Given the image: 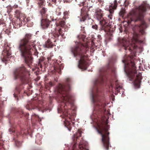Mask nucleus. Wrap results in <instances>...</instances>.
Instances as JSON below:
<instances>
[{
  "instance_id": "f257e3e1",
  "label": "nucleus",
  "mask_w": 150,
  "mask_h": 150,
  "mask_svg": "<svg viewBox=\"0 0 150 150\" xmlns=\"http://www.w3.org/2000/svg\"><path fill=\"white\" fill-rule=\"evenodd\" d=\"M150 9V6L146 1H144L141 5L136 8L133 9L129 13L126 22L128 24L132 21L139 22V24L135 27L142 35L144 33V30L147 27V24L143 20L144 13L146 10Z\"/></svg>"
},
{
  "instance_id": "f03ea898",
  "label": "nucleus",
  "mask_w": 150,
  "mask_h": 150,
  "mask_svg": "<svg viewBox=\"0 0 150 150\" xmlns=\"http://www.w3.org/2000/svg\"><path fill=\"white\" fill-rule=\"evenodd\" d=\"M32 36L33 34L30 33H26L24 37L20 40L18 46L21 55L29 66L33 62L31 51L35 48V41L31 40Z\"/></svg>"
},
{
  "instance_id": "7ed1b4c3",
  "label": "nucleus",
  "mask_w": 150,
  "mask_h": 150,
  "mask_svg": "<svg viewBox=\"0 0 150 150\" xmlns=\"http://www.w3.org/2000/svg\"><path fill=\"white\" fill-rule=\"evenodd\" d=\"M72 82L71 79L67 78L66 83L62 84H59L57 88L59 96V99L63 104H62L61 108L62 110L68 114V109H69L73 105L72 96L70 94L69 91L70 90Z\"/></svg>"
},
{
  "instance_id": "20e7f679",
  "label": "nucleus",
  "mask_w": 150,
  "mask_h": 150,
  "mask_svg": "<svg viewBox=\"0 0 150 150\" xmlns=\"http://www.w3.org/2000/svg\"><path fill=\"white\" fill-rule=\"evenodd\" d=\"M79 42H77L76 46L71 47V51L74 57L80 58L79 61L78 67L80 69L86 70L88 66L87 60L88 59V55L86 54L88 51V48L87 43L84 44L82 42L85 40V36L82 35L78 36Z\"/></svg>"
},
{
  "instance_id": "39448f33",
  "label": "nucleus",
  "mask_w": 150,
  "mask_h": 150,
  "mask_svg": "<svg viewBox=\"0 0 150 150\" xmlns=\"http://www.w3.org/2000/svg\"><path fill=\"white\" fill-rule=\"evenodd\" d=\"M124 64L125 71L128 77L131 79H134L136 81L140 83L142 79V74H137L135 61L131 57L125 56L122 61Z\"/></svg>"
},
{
  "instance_id": "423d86ee",
  "label": "nucleus",
  "mask_w": 150,
  "mask_h": 150,
  "mask_svg": "<svg viewBox=\"0 0 150 150\" xmlns=\"http://www.w3.org/2000/svg\"><path fill=\"white\" fill-rule=\"evenodd\" d=\"M97 125V132L101 136L102 141L104 147L107 150H108L109 146V138L108 136L109 132H108L109 129V126L105 123L104 120H102Z\"/></svg>"
},
{
  "instance_id": "0eeeda50",
  "label": "nucleus",
  "mask_w": 150,
  "mask_h": 150,
  "mask_svg": "<svg viewBox=\"0 0 150 150\" xmlns=\"http://www.w3.org/2000/svg\"><path fill=\"white\" fill-rule=\"evenodd\" d=\"M95 14L96 18L98 20L100 21V23L101 25L100 30H103L105 32H112V30L109 24L108 20L102 18L103 16V11L100 9L97 8L95 10Z\"/></svg>"
},
{
  "instance_id": "6e6552de",
  "label": "nucleus",
  "mask_w": 150,
  "mask_h": 150,
  "mask_svg": "<svg viewBox=\"0 0 150 150\" xmlns=\"http://www.w3.org/2000/svg\"><path fill=\"white\" fill-rule=\"evenodd\" d=\"M118 41L125 50H128L130 52L132 51L135 47L136 44L137 43H142L143 42V41L139 40L138 39V35L137 34L133 37L132 40V43H130L129 40H127L125 38H119Z\"/></svg>"
},
{
  "instance_id": "1a4fd4ad",
  "label": "nucleus",
  "mask_w": 150,
  "mask_h": 150,
  "mask_svg": "<svg viewBox=\"0 0 150 150\" xmlns=\"http://www.w3.org/2000/svg\"><path fill=\"white\" fill-rule=\"evenodd\" d=\"M15 79L19 78L23 84H27L29 81V72L23 65L16 69L14 71Z\"/></svg>"
},
{
  "instance_id": "9d476101",
  "label": "nucleus",
  "mask_w": 150,
  "mask_h": 150,
  "mask_svg": "<svg viewBox=\"0 0 150 150\" xmlns=\"http://www.w3.org/2000/svg\"><path fill=\"white\" fill-rule=\"evenodd\" d=\"M65 24V23L64 20L59 21V23H57V25L56 27L53 30H51L52 33L53 35V36L56 39L54 42H55L57 39H58V38L59 35H61L62 38H64V33L63 32L62 29L60 28L59 26H60L62 27H63Z\"/></svg>"
},
{
  "instance_id": "9b49d317",
  "label": "nucleus",
  "mask_w": 150,
  "mask_h": 150,
  "mask_svg": "<svg viewBox=\"0 0 150 150\" xmlns=\"http://www.w3.org/2000/svg\"><path fill=\"white\" fill-rule=\"evenodd\" d=\"M100 76L96 79L93 83V92H98V87L103 82L104 76L105 75L106 71L104 69H102L100 70Z\"/></svg>"
},
{
  "instance_id": "f8f14e48",
  "label": "nucleus",
  "mask_w": 150,
  "mask_h": 150,
  "mask_svg": "<svg viewBox=\"0 0 150 150\" xmlns=\"http://www.w3.org/2000/svg\"><path fill=\"white\" fill-rule=\"evenodd\" d=\"M118 4L117 0H114L113 3L111 4L109 6V11L110 13V14L108 16V19L109 20H112V15L113 14L114 11L117 9V7Z\"/></svg>"
},
{
  "instance_id": "ddd939ff",
  "label": "nucleus",
  "mask_w": 150,
  "mask_h": 150,
  "mask_svg": "<svg viewBox=\"0 0 150 150\" xmlns=\"http://www.w3.org/2000/svg\"><path fill=\"white\" fill-rule=\"evenodd\" d=\"M82 131L81 129H79L77 132L76 134H74L73 136V143L72 150H77L76 146V141L78 138L81 136Z\"/></svg>"
},
{
  "instance_id": "4468645a",
  "label": "nucleus",
  "mask_w": 150,
  "mask_h": 150,
  "mask_svg": "<svg viewBox=\"0 0 150 150\" xmlns=\"http://www.w3.org/2000/svg\"><path fill=\"white\" fill-rule=\"evenodd\" d=\"M25 107L27 109L29 110L36 109L38 111H40L41 109V107L36 105V102L34 101L28 102Z\"/></svg>"
},
{
  "instance_id": "2eb2a0df",
  "label": "nucleus",
  "mask_w": 150,
  "mask_h": 150,
  "mask_svg": "<svg viewBox=\"0 0 150 150\" xmlns=\"http://www.w3.org/2000/svg\"><path fill=\"white\" fill-rule=\"evenodd\" d=\"M88 8L86 7H84L81 9V16L82 18L80 19L81 21H84L88 17Z\"/></svg>"
},
{
  "instance_id": "dca6fc26",
  "label": "nucleus",
  "mask_w": 150,
  "mask_h": 150,
  "mask_svg": "<svg viewBox=\"0 0 150 150\" xmlns=\"http://www.w3.org/2000/svg\"><path fill=\"white\" fill-rule=\"evenodd\" d=\"M47 18H42L41 21V25L43 29H46L50 26L51 21Z\"/></svg>"
},
{
  "instance_id": "f3484780",
  "label": "nucleus",
  "mask_w": 150,
  "mask_h": 150,
  "mask_svg": "<svg viewBox=\"0 0 150 150\" xmlns=\"http://www.w3.org/2000/svg\"><path fill=\"white\" fill-rule=\"evenodd\" d=\"M15 13L18 18H20V20L22 21V23L23 22L25 24L27 22L26 20V18L24 14L21 13V11L18 10H16Z\"/></svg>"
},
{
  "instance_id": "a211bd4d",
  "label": "nucleus",
  "mask_w": 150,
  "mask_h": 150,
  "mask_svg": "<svg viewBox=\"0 0 150 150\" xmlns=\"http://www.w3.org/2000/svg\"><path fill=\"white\" fill-rule=\"evenodd\" d=\"M23 88V85L22 84H19L17 85L16 87V91L13 94V95L15 98H17V100H18V94L20 93V90Z\"/></svg>"
},
{
  "instance_id": "6ab92c4d",
  "label": "nucleus",
  "mask_w": 150,
  "mask_h": 150,
  "mask_svg": "<svg viewBox=\"0 0 150 150\" xmlns=\"http://www.w3.org/2000/svg\"><path fill=\"white\" fill-rule=\"evenodd\" d=\"M10 48L9 47H8V50L7 48H6V50L5 51V52L6 53V54L5 55L6 56H4V58L2 59V61L3 62H4L6 64V62L8 61V59H6V58H8L11 55V52L10 50Z\"/></svg>"
},
{
  "instance_id": "aec40b11",
  "label": "nucleus",
  "mask_w": 150,
  "mask_h": 150,
  "mask_svg": "<svg viewBox=\"0 0 150 150\" xmlns=\"http://www.w3.org/2000/svg\"><path fill=\"white\" fill-rule=\"evenodd\" d=\"M78 148L80 150H88V144L85 142H80L78 145Z\"/></svg>"
},
{
  "instance_id": "412c9836",
  "label": "nucleus",
  "mask_w": 150,
  "mask_h": 150,
  "mask_svg": "<svg viewBox=\"0 0 150 150\" xmlns=\"http://www.w3.org/2000/svg\"><path fill=\"white\" fill-rule=\"evenodd\" d=\"M45 45V47L48 48H52L53 46H56L55 43H53L49 39L46 42Z\"/></svg>"
},
{
  "instance_id": "4be33fe9",
  "label": "nucleus",
  "mask_w": 150,
  "mask_h": 150,
  "mask_svg": "<svg viewBox=\"0 0 150 150\" xmlns=\"http://www.w3.org/2000/svg\"><path fill=\"white\" fill-rule=\"evenodd\" d=\"M22 21L20 20V18L18 19L13 24L14 27L15 28H18L22 26Z\"/></svg>"
},
{
  "instance_id": "5701e85b",
  "label": "nucleus",
  "mask_w": 150,
  "mask_h": 150,
  "mask_svg": "<svg viewBox=\"0 0 150 150\" xmlns=\"http://www.w3.org/2000/svg\"><path fill=\"white\" fill-rule=\"evenodd\" d=\"M47 9L44 7H42L40 10V13L42 15V18H47V15L46 14Z\"/></svg>"
},
{
  "instance_id": "b1692460",
  "label": "nucleus",
  "mask_w": 150,
  "mask_h": 150,
  "mask_svg": "<svg viewBox=\"0 0 150 150\" xmlns=\"http://www.w3.org/2000/svg\"><path fill=\"white\" fill-rule=\"evenodd\" d=\"M115 90L118 92H119L120 90L122 88V86L119 85L118 80H117L115 81Z\"/></svg>"
},
{
  "instance_id": "393cba45",
  "label": "nucleus",
  "mask_w": 150,
  "mask_h": 150,
  "mask_svg": "<svg viewBox=\"0 0 150 150\" xmlns=\"http://www.w3.org/2000/svg\"><path fill=\"white\" fill-rule=\"evenodd\" d=\"M45 60V58L43 57H40L39 59V62L38 63V65L41 67H42V64H44L43 61Z\"/></svg>"
},
{
  "instance_id": "a878e982",
  "label": "nucleus",
  "mask_w": 150,
  "mask_h": 150,
  "mask_svg": "<svg viewBox=\"0 0 150 150\" xmlns=\"http://www.w3.org/2000/svg\"><path fill=\"white\" fill-rule=\"evenodd\" d=\"M96 105H97V107L99 109H103V108L105 105V104L102 103L100 102H99Z\"/></svg>"
},
{
  "instance_id": "bb28decb",
  "label": "nucleus",
  "mask_w": 150,
  "mask_h": 150,
  "mask_svg": "<svg viewBox=\"0 0 150 150\" xmlns=\"http://www.w3.org/2000/svg\"><path fill=\"white\" fill-rule=\"evenodd\" d=\"M18 113L20 115H21L22 116H25L26 118H27L29 114L28 113H24L22 110H20L18 111Z\"/></svg>"
},
{
  "instance_id": "cd10ccee",
  "label": "nucleus",
  "mask_w": 150,
  "mask_h": 150,
  "mask_svg": "<svg viewBox=\"0 0 150 150\" xmlns=\"http://www.w3.org/2000/svg\"><path fill=\"white\" fill-rule=\"evenodd\" d=\"M125 13L126 12L125 8H122L119 13V15L120 16L123 17Z\"/></svg>"
},
{
  "instance_id": "c85d7f7f",
  "label": "nucleus",
  "mask_w": 150,
  "mask_h": 150,
  "mask_svg": "<svg viewBox=\"0 0 150 150\" xmlns=\"http://www.w3.org/2000/svg\"><path fill=\"white\" fill-rule=\"evenodd\" d=\"M69 16V14L68 13V12L67 11H66L64 12V16H63V19L66 18H69L68 17Z\"/></svg>"
},
{
  "instance_id": "c756f323",
  "label": "nucleus",
  "mask_w": 150,
  "mask_h": 150,
  "mask_svg": "<svg viewBox=\"0 0 150 150\" xmlns=\"http://www.w3.org/2000/svg\"><path fill=\"white\" fill-rule=\"evenodd\" d=\"M44 2V0H39L38 1V4L39 6L42 5Z\"/></svg>"
},
{
  "instance_id": "7c9ffc66",
  "label": "nucleus",
  "mask_w": 150,
  "mask_h": 150,
  "mask_svg": "<svg viewBox=\"0 0 150 150\" xmlns=\"http://www.w3.org/2000/svg\"><path fill=\"white\" fill-rule=\"evenodd\" d=\"M7 12L8 13H10L11 10L12 9V7L11 5H8L7 7Z\"/></svg>"
},
{
  "instance_id": "2f4dec72",
  "label": "nucleus",
  "mask_w": 150,
  "mask_h": 150,
  "mask_svg": "<svg viewBox=\"0 0 150 150\" xmlns=\"http://www.w3.org/2000/svg\"><path fill=\"white\" fill-rule=\"evenodd\" d=\"M56 14L58 16L60 15L61 13L59 9H57L56 11Z\"/></svg>"
},
{
  "instance_id": "473e14b6",
  "label": "nucleus",
  "mask_w": 150,
  "mask_h": 150,
  "mask_svg": "<svg viewBox=\"0 0 150 150\" xmlns=\"http://www.w3.org/2000/svg\"><path fill=\"white\" fill-rule=\"evenodd\" d=\"M92 28L94 29H95V30H97L98 28V25H96L95 24V25H93L92 26Z\"/></svg>"
},
{
  "instance_id": "72a5a7b5",
  "label": "nucleus",
  "mask_w": 150,
  "mask_h": 150,
  "mask_svg": "<svg viewBox=\"0 0 150 150\" xmlns=\"http://www.w3.org/2000/svg\"><path fill=\"white\" fill-rule=\"evenodd\" d=\"M5 23H4V20L2 19H0V25H5Z\"/></svg>"
},
{
  "instance_id": "f704fd0d",
  "label": "nucleus",
  "mask_w": 150,
  "mask_h": 150,
  "mask_svg": "<svg viewBox=\"0 0 150 150\" xmlns=\"http://www.w3.org/2000/svg\"><path fill=\"white\" fill-rule=\"evenodd\" d=\"M52 84L51 82H49V83L47 84V86L49 87H52Z\"/></svg>"
},
{
  "instance_id": "c9c22d12",
  "label": "nucleus",
  "mask_w": 150,
  "mask_h": 150,
  "mask_svg": "<svg viewBox=\"0 0 150 150\" xmlns=\"http://www.w3.org/2000/svg\"><path fill=\"white\" fill-rule=\"evenodd\" d=\"M16 146H20V142H18V141H16Z\"/></svg>"
},
{
  "instance_id": "e433bc0d",
  "label": "nucleus",
  "mask_w": 150,
  "mask_h": 150,
  "mask_svg": "<svg viewBox=\"0 0 150 150\" xmlns=\"http://www.w3.org/2000/svg\"><path fill=\"white\" fill-rule=\"evenodd\" d=\"M72 0H66L64 1V2L65 3V2H66L70 3Z\"/></svg>"
},
{
  "instance_id": "4c0bfd02",
  "label": "nucleus",
  "mask_w": 150,
  "mask_h": 150,
  "mask_svg": "<svg viewBox=\"0 0 150 150\" xmlns=\"http://www.w3.org/2000/svg\"><path fill=\"white\" fill-rule=\"evenodd\" d=\"M26 20L27 21V22H28L30 21V18L29 17H27L26 18Z\"/></svg>"
},
{
  "instance_id": "58836bf2",
  "label": "nucleus",
  "mask_w": 150,
  "mask_h": 150,
  "mask_svg": "<svg viewBox=\"0 0 150 150\" xmlns=\"http://www.w3.org/2000/svg\"><path fill=\"white\" fill-rule=\"evenodd\" d=\"M84 27H81V30L82 31L83 33H85V31L84 30Z\"/></svg>"
},
{
  "instance_id": "ea45409f",
  "label": "nucleus",
  "mask_w": 150,
  "mask_h": 150,
  "mask_svg": "<svg viewBox=\"0 0 150 150\" xmlns=\"http://www.w3.org/2000/svg\"><path fill=\"white\" fill-rule=\"evenodd\" d=\"M57 0H52V1L53 2V4H54L55 5L56 4V1Z\"/></svg>"
},
{
  "instance_id": "a19ab883",
  "label": "nucleus",
  "mask_w": 150,
  "mask_h": 150,
  "mask_svg": "<svg viewBox=\"0 0 150 150\" xmlns=\"http://www.w3.org/2000/svg\"><path fill=\"white\" fill-rule=\"evenodd\" d=\"M98 2H99L100 3H102L103 4V1L102 0H98Z\"/></svg>"
},
{
  "instance_id": "79ce46f5",
  "label": "nucleus",
  "mask_w": 150,
  "mask_h": 150,
  "mask_svg": "<svg viewBox=\"0 0 150 150\" xmlns=\"http://www.w3.org/2000/svg\"><path fill=\"white\" fill-rule=\"evenodd\" d=\"M13 7L15 8H17L18 7V5L17 4H16V5L15 4L14 5V6H13Z\"/></svg>"
},
{
  "instance_id": "37998d69",
  "label": "nucleus",
  "mask_w": 150,
  "mask_h": 150,
  "mask_svg": "<svg viewBox=\"0 0 150 150\" xmlns=\"http://www.w3.org/2000/svg\"><path fill=\"white\" fill-rule=\"evenodd\" d=\"M2 33H0V39H1L2 38Z\"/></svg>"
},
{
  "instance_id": "c03bdc74",
  "label": "nucleus",
  "mask_w": 150,
  "mask_h": 150,
  "mask_svg": "<svg viewBox=\"0 0 150 150\" xmlns=\"http://www.w3.org/2000/svg\"><path fill=\"white\" fill-rule=\"evenodd\" d=\"M68 129L69 131H71V127H68Z\"/></svg>"
},
{
  "instance_id": "a18cd8bd",
  "label": "nucleus",
  "mask_w": 150,
  "mask_h": 150,
  "mask_svg": "<svg viewBox=\"0 0 150 150\" xmlns=\"http://www.w3.org/2000/svg\"><path fill=\"white\" fill-rule=\"evenodd\" d=\"M57 71V72H58V73H60V71H61V70H60V69H59V71Z\"/></svg>"
},
{
  "instance_id": "49530a36",
  "label": "nucleus",
  "mask_w": 150,
  "mask_h": 150,
  "mask_svg": "<svg viewBox=\"0 0 150 150\" xmlns=\"http://www.w3.org/2000/svg\"><path fill=\"white\" fill-rule=\"evenodd\" d=\"M50 59V57H49L47 58V59H48V60H49Z\"/></svg>"
},
{
  "instance_id": "de8ad7c7",
  "label": "nucleus",
  "mask_w": 150,
  "mask_h": 150,
  "mask_svg": "<svg viewBox=\"0 0 150 150\" xmlns=\"http://www.w3.org/2000/svg\"><path fill=\"white\" fill-rule=\"evenodd\" d=\"M111 85L112 87H113L111 83Z\"/></svg>"
},
{
  "instance_id": "09e8293b",
  "label": "nucleus",
  "mask_w": 150,
  "mask_h": 150,
  "mask_svg": "<svg viewBox=\"0 0 150 150\" xmlns=\"http://www.w3.org/2000/svg\"><path fill=\"white\" fill-rule=\"evenodd\" d=\"M35 115V117H36V116H37V115Z\"/></svg>"
},
{
  "instance_id": "8fccbe9b",
  "label": "nucleus",
  "mask_w": 150,
  "mask_h": 150,
  "mask_svg": "<svg viewBox=\"0 0 150 150\" xmlns=\"http://www.w3.org/2000/svg\"><path fill=\"white\" fill-rule=\"evenodd\" d=\"M21 134H22V131H21Z\"/></svg>"
},
{
  "instance_id": "3c124183",
  "label": "nucleus",
  "mask_w": 150,
  "mask_h": 150,
  "mask_svg": "<svg viewBox=\"0 0 150 150\" xmlns=\"http://www.w3.org/2000/svg\"><path fill=\"white\" fill-rule=\"evenodd\" d=\"M108 68L109 69L110 68H109V67H108Z\"/></svg>"
},
{
  "instance_id": "603ef678",
  "label": "nucleus",
  "mask_w": 150,
  "mask_h": 150,
  "mask_svg": "<svg viewBox=\"0 0 150 150\" xmlns=\"http://www.w3.org/2000/svg\"><path fill=\"white\" fill-rule=\"evenodd\" d=\"M72 123L74 124V123L73 122H72Z\"/></svg>"
},
{
  "instance_id": "864d4df0",
  "label": "nucleus",
  "mask_w": 150,
  "mask_h": 150,
  "mask_svg": "<svg viewBox=\"0 0 150 150\" xmlns=\"http://www.w3.org/2000/svg\"><path fill=\"white\" fill-rule=\"evenodd\" d=\"M3 1H5V0H2Z\"/></svg>"
},
{
  "instance_id": "5fc2aeb1",
  "label": "nucleus",
  "mask_w": 150,
  "mask_h": 150,
  "mask_svg": "<svg viewBox=\"0 0 150 150\" xmlns=\"http://www.w3.org/2000/svg\"><path fill=\"white\" fill-rule=\"evenodd\" d=\"M52 21H53V19H52Z\"/></svg>"
}]
</instances>
